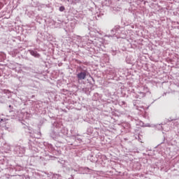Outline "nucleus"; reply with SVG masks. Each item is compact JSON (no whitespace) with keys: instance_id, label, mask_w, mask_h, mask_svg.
Returning a JSON list of instances; mask_svg holds the SVG:
<instances>
[{"instance_id":"f257e3e1","label":"nucleus","mask_w":179,"mask_h":179,"mask_svg":"<svg viewBox=\"0 0 179 179\" xmlns=\"http://www.w3.org/2000/svg\"><path fill=\"white\" fill-rule=\"evenodd\" d=\"M77 78H78L79 80H83L86 79V72H81L77 75Z\"/></svg>"},{"instance_id":"f03ea898","label":"nucleus","mask_w":179,"mask_h":179,"mask_svg":"<svg viewBox=\"0 0 179 179\" xmlns=\"http://www.w3.org/2000/svg\"><path fill=\"white\" fill-rule=\"evenodd\" d=\"M29 52L32 57H34L35 58H40V55L38 52L34 51V50H29Z\"/></svg>"},{"instance_id":"7ed1b4c3","label":"nucleus","mask_w":179,"mask_h":179,"mask_svg":"<svg viewBox=\"0 0 179 179\" xmlns=\"http://www.w3.org/2000/svg\"><path fill=\"white\" fill-rule=\"evenodd\" d=\"M59 10H60V12H64V10H65V7L64 6H60L59 7Z\"/></svg>"},{"instance_id":"20e7f679","label":"nucleus","mask_w":179,"mask_h":179,"mask_svg":"<svg viewBox=\"0 0 179 179\" xmlns=\"http://www.w3.org/2000/svg\"><path fill=\"white\" fill-rule=\"evenodd\" d=\"M77 1H80V0H77Z\"/></svg>"}]
</instances>
